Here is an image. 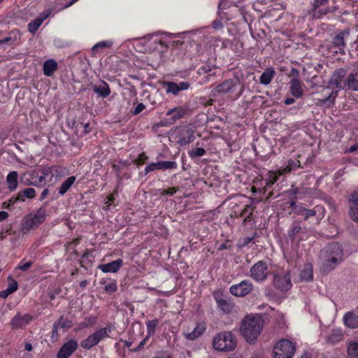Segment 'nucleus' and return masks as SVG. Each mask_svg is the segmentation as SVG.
Listing matches in <instances>:
<instances>
[{"label":"nucleus","instance_id":"a18cd8bd","mask_svg":"<svg viewBox=\"0 0 358 358\" xmlns=\"http://www.w3.org/2000/svg\"><path fill=\"white\" fill-rule=\"evenodd\" d=\"M206 153V151L203 148H197L195 149H192L190 151H189V152H188L189 156L191 158L200 157L205 155Z\"/></svg>","mask_w":358,"mask_h":358},{"label":"nucleus","instance_id":"c9c22d12","mask_svg":"<svg viewBox=\"0 0 358 358\" xmlns=\"http://www.w3.org/2000/svg\"><path fill=\"white\" fill-rule=\"evenodd\" d=\"M36 196V190L34 188L28 187L20 191L17 194V199L20 201H24L25 198L33 199Z\"/></svg>","mask_w":358,"mask_h":358},{"label":"nucleus","instance_id":"9d476101","mask_svg":"<svg viewBox=\"0 0 358 358\" xmlns=\"http://www.w3.org/2000/svg\"><path fill=\"white\" fill-rule=\"evenodd\" d=\"M253 284L247 280L241 281L240 283L233 285L229 288L230 293L238 297H243L250 294L253 289Z\"/></svg>","mask_w":358,"mask_h":358},{"label":"nucleus","instance_id":"7ed1b4c3","mask_svg":"<svg viewBox=\"0 0 358 358\" xmlns=\"http://www.w3.org/2000/svg\"><path fill=\"white\" fill-rule=\"evenodd\" d=\"M212 345L217 351L230 352L236 348L237 340L231 331H220L214 336Z\"/></svg>","mask_w":358,"mask_h":358},{"label":"nucleus","instance_id":"37998d69","mask_svg":"<svg viewBox=\"0 0 358 358\" xmlns=\"http://www.w3.org/2000/svg\"><path fill=\"white\" fill-rule=\"evenodd\" d=\"M348 354L350 358H358V343L349 344L348 347Z\"/></svg>","mask_w":358,"mask_h":358},{"label":"nucleus","instance_id":"423d86ee","mask_svg":"<svg viewBox=\"0 0 358 358\" xmlns=\"http://www.w3.org/2000/svg\"><path fill=\"white\" fill-rule=\"evenodd\" d=\"M176 142L180 146H186L195 140V131L189 125H181L173 129Z\"/></svg>","mask_w":358,"mask_h":358},{"label":"nucleus","instance_id":"dca6fc26","mask_svg":"<svg viewBox=\"0 0 358 358\" xmlns=\"http://www.w3.org/2000/svg\"><path fill=\"white\" fill-rule=\"evenodd\" d=\"M32 317L28 314H17L10 321V325L13 329H22L31 322Z\"/></svg>","mask_w":358,"mask_h":358},{"label":"nucleus","instance_id":"f257e3e1","mask_svg":"<svg viewBox=\"0 0 358 358\" xmlns=\"http://www.w3.org/2000/svg\"><path fill=\"white\" fill-rule=\"evenodd\" d=\"M264 324L259 315H247L242 321L240 331L248 343L253 344L260 335Z\"/></svg>","mask_w":358,"mask_h":358},{"label":"nucleus","instance_id":"6ab92c4d","mask_svg":"<svg viewBox=\"0 0 358 358\" xmlns=\"http://www.w3.org/2000/svg\"><path fill=\"white\" fill-rule=\"evenodd\" d=\"M123 264L121 259H117L108 264H101L98 268L103 273H115Z\"/></svg>","mask_w":358,"mask_h":358},{"label":"nucleus","instance_id":"052dcab7","mask_svg":"<svg viewBox=\"0 0 358 358\" xmlns=\"http://www.w3.org/2000/svg\"><path fill=\"white\" fill-rule=\"evenodd\" d=\"M190 85L187 82H180L178 84V87L180 89V91L181 90H187L189 87Z\"/></svg>","mask_w":358,"mask_h":358},{"label":"nucleus","instance_id":"a19ab883","mask_svg":"<svg viewBox=\"0 0 358 358\" xmlns=\"http://www.w3.org/2000/svg\"><path fill=\"white\" fill-rule=\"evenodd\" d=\"M185 110L182 107H176L175 111L169 119V124L175 123L178 120L181 119L185 114Z\"/></svg>","mask_w":358,"mask_h":358},{"label":"nucleus","instance_id":"1a4fd4ad","mask_svg":"<svg viewBox=\"0 0 358 358\" xmlns=\"http://www.w3.org/2000/svg\"><path fill=\"white\" fill-rule=\"evenodd\" d=\"M268 266L266 262L259 261L255 264L250 268V275L257 282H263L268 277Z\"/></svg>","mask_w":358,"mask_h":358},{"label":"nucleus","instance_id":"39448f33","mask_svg":"<svg viewBox=\"0 0 358 358\" xmlns=\"http://www.w3.org/2000/svg\"><path fill=\"white\" fill-rule=\"evenodd\" d=\"M46 217V211L44 208H40L37 211L32 212L26 215L21 224V229L24 234L36 228L43 222Z\"/></svg>","mask_w":358,"mask_h":358},{"label":"nucleus","instance_id":"4c0bfd02","mask_svg":"<svg viewBox=\"0 0 358 358\" xmlns=\"http://www.w3.org/2000/svg\"><path fill=\"white\" fill-rule=\"evenodd\" d=\"M75 181V176L69 177L59 187V194L60 195H64L69 189V188L72 186Z\"/></svg>","mask_w":358,"mask_h":358},{"label":"nucleus","instance_id":"c85d7f7f","mask_svg":"<svg viewBox=\"0 0 358 358\" xmlns=\"http://www.w3.org/2000/svg\"><path fill=\"white\" fill-rule=\"evenodd\" d=\"M343 333L340 329H333L326 337V342L331 345L338 343L343 338Z\"/></svg>","mask_w":358,"mask_h":358},{"label":"nucleus","instance_id":"58836bf2","mask_svg":"<svg viewBox=\"0 0 358 358\" xmlns=\"http://www.w3.org/2000/svg\"><path fill=\"white\" fill-rule=\"evenodd\" d=\"M163 87L167 94H172L176 95L179 93L180 89L178 87V84L174 82H164Z\"/></svg>","mask_w":358,"mask_h":358},{"label":"nucleus","instance_id":"4468645a","mask_svg":"<svg viewBox=\"0 0 358 358\" xmlns=\"http://www.w3.org/2000/svg\"><path fill=\"white\" fill-rule=\"evenodd\" d=\"M215 299L218 308L224 314H230L235 310V304L230 299L222 298L218 295H215Z\"/></svg>","mask_w":358,"mask_h":358},{"label":"nucleus","instance_id":"72a5a7b5","mask_svg":"<svg viewBox=\"0 0 358 358\" xmlns=\"http://www.w3.org/2000/svg\"><path fill=\"white\" fill-rule=\"evenodd\" d=\"M299 277L302 280L309 281L313 278V268L310 264H306L301 271Z\"/></svg>","mask_w":358,"mask_h":358},{"label":"nucleus","instance_id":"6e6d98bb","mask_svg":"<svg viewBox=\"0 0 358 358\" xmlns=\"http://www.w3.org/2000/svg\"><path fill=\"white\" fill-rule=\"evenodd\" d=\"M178 191L177 187H171L167 189L163 190L161 193L162 195L173 196Z\"/></svg>","mask_w":358,"mask_h":358},{"label":"nucleus","instance_id":"de8ad7c7","mask_svg":"<svg viewBox=\"0 0 358 358\" xmlns=\"http://www.w3.org/2000/svg\"><path fill=\"white\" fill-rule=\"evenodd\" d=\"M55 323H57L58 327L61 328H71L72 327V321L64 317L63 316L60 317V318Z\"/></svg>","mask_w":358,"mask_h":358},{"label":"nucleus","instance_id":"4be33fe9","mask_svg":"<svg viewBox=\"0 0 358 358\" xmlns=\"http://www.w3.org/2000/svg\"><path fill=\"white\" fill-rule=\"evenodd\" d=\"M290 92L296 98H301L303 94L302 83L299 78H292L290 80Z\"/></svg>","mask_w":358,"mask_h":358},{"label":"nucleus","instance_id":"393cba45","mask_svg":"<svg viewBox=\"0 0 358 358\" xmlns=\"http://www.w3.org/2000/svg\"><path fill=\"white\" fill-rule=\"evenodd\" d=\"M46 171H49V173L52 174L55 183L65 174L66 169L60 166L55 165L48 166ZM47 173H48V172Z\"/></svg>","mask_w":358,"mask_h":358},{"label":"nucleus","instance_id":"f03ea898","mask_svg":"<svg viewBox=\"0 0 358 358\" xmlns=\"http://www.w3.org/2000/svg\"><path fill=\"white\" fill-rule=\"evenodd\" d=\"M346 76V71L343 68L336 69L330 78L329 84L334 87L333 91L327 97L318 99L317 106H323L328 103H333L338 95V92L347 87L344 78Z\"/></svg>","mask_w":358,"mask_h":358},{"label":"nucleus","instance_id":"774afa93","mask_svg":"<svg viewBox=\"0 0 358 358\" xmlns=\"http://www.w3.org/2000/svg\"><path fill=\"white\" fill-rule=\"evenodd\" d=\"M50 15V13H41L37 18L38 19H41V22L43 23V22L47 19L48 17V16Z\"/></svg>","mask_w":358,"mask_h":358},{"label":"nucleus","instance_id":"0eeeda50","mask_svg":"<svg viewBox=\"0 0 358 358\" xmlns=\"http://www.w3.org/2000/svg\"><path fill=\"white\" fill-rule=\"evenodd\" d=\"M296 352L295 345L289 340L282 339L273 347L274 358H292Z\"/></svg>","mask_w":358,"mask_h":358},{"label":"nucleus","instance_id":"69168bd1","mask_svg":"<svg viewBox=\"0 0 358 358\" xmlns=\"http://www.w3.org/2000/svg\"><path fill=\"white\" fill-rule=\"evenodd\" d=\"M12 294L11 292H8V288L5 290H3L0 292V298L6 299L8 295Z\"/></svg>","mask_w":358,"mask_h":358},{"label":"nucleus","instance_id":"864d4df0","mask_svg":"<svg viewBox=\"0 0 358 358\" xmlns=\"http://www.w3.org/2000/svg\"><path fill=\"white\" fill-rule=\"evenodd\" d=\"M211 71V66L210 65H203L202 66H200L198 70L197 73L199 75H203L206 74Z\"/></svg>","mask_w":358,"mask_h":358},{"label":"nucleus","instance_id":"c756f323","mask_svg":"<svg viewBox=\"0 0 358 358\" xmlns=\"http://www.w3.org/2000/svg\"><path fill=\"white\" fill-rule=\"evenodd\" d=\"M17 178H18V174H17V171H13L10 172L8 174V176L6 177V182L8 184V188L10 191H14L17 187V185H18Z\"/></svg>","mask_w":358,"mask_h":358},{"label":"nucleus","instance_id":"09e8293b","mask_svg":"<svg viewBox=\"0 0 358 358\" xmlns=\"http://www.w3.org/2000/svg\"><path fill=\"white\" fill-rule=\"evenodd\" d=\"M301 230V227L298 222H294L289 231V237L294 238Z\"/></svg>","mask_w":358,"mask_h":358},{"label":"nucleus","instance_id":"9b49d317","mask_svg":"<svg viewBox=\"0 0 358 358\" xmlns=\"http://www.w3.org/2000/svg\"><path fill=\"white\" fill-rule=\"evenodd\" d=\"M349 35L350 29H346L338 32L333 38L332 44L334 47L338 48V50L336 51L337 53L345 55V48L346 46L345 38H347Z\"/></svg>","mask_w":358,"mask_h":358},{"label":"nucleus","instance_id":"ea45409f","mask_svg":"<svg viewBox=\"0 0 358 358\" xmlns=\"http://www.w3.org/2000/svg\"><path fill=\"white\" fill-rule=\"evenodd\" d=\"M97 344L98 342L96 341V338L92 334L88 336L85 339H84L81 342L80 345L83 348L89 350L92 347L96 345Z\"/></svg>","mask_w":358,"mask_h":358},{"label":"nucleus","instance_id":"f704fd0d","mask_svg":"<svg viewBox=\"0 0 358 358\" xmlns=\"http://www.w3.org/2000/svg\"><path fill=\"white\" fill-rule=\"evenodd\" d=\"M294 213L297 215H303L305 220H308L309 217L316 215L315 210H308L301 206H295Z\"/></svg>","mask_w":358,"mask_h":358},{"label":"nucleus","instance_id":"0e129e2a","mask_svg":"<svg viewBox=\"0 0 358 358\" xmlns=\"http://www.w3.org/2000/svg\"><path fill=\"white\" fill-rule=\"evenodd\" d=\"M299 75V71L296 69L293 68L290 73V76L292 77V78H298Z\"/></svg>","mask_w":358,"mask_h":358},{"label":"nucleus","instance_id":"ddd939ff","mask_svg":"<svg viewBox=\"0 0 358 358\" xmlns=\"http://www.w3.org/2000/svg\"><path fill=\"white\" fill-rule=\"evenodd\" d=\"M176 168L177 164L174 161H158L148 165L145 168V173L148 174V173L156 170L175 169Z\"/></svg>","mask_w":358,"mask_h":358},{"label":"nucleus","instance_id":"f3484780","mask_svg":"<svg viewBox=\"0 0 358 358\" xmlns=\"http://www.w3.org/2000/svg\"><path fill=\"white\" fill-rule=\"evenodd\" d=\"M236 85L233 80H226L216 86L212 91L213 96H217L230 92Z\"/></svg>","mask_w":358,"mask_h":358},{"label":"nucleus","instance_id":"2eb2a0df","mask_svg":"<svg viewBox=\"0 0 358 358\" xmlns=\"http://www.w3.org/2000/svg\"><path fill=\"white\" fill-rule=\"evenodd\" d=\"M78 342L71 339L63 344L57 352V358H69L78 348Z\"/></svg>","mask_w":358,"mask_h":358},{"label":"nucleus","instance_id":"79ce46f5","mask_svg":"<svg viewBox=\"0 0 358 358\" xmlns=\"http://www.w3.org/2000/svg\"><path fill=\"white\" fill-rule=\"evenodd\" d=\"M159 321L158 319L155 318L152 320H148L146 322V327H147V333L148 336H152L155 333V328L159 324Z\"/></svg>","mask_w":358,"mask_h":358},{"label":"nucleus","instance_id":"7c9ffc66","mask_svg":"<svg viewBox=\"0 0 358 358\" xmlns=\"http://www.w3.org/2000/svg\"><path fill=\"white\" fill-rule=\"evenodd\" d=\"M275 70L273 68H268L260 76V83L263 85H268L275 76Z\"/></svg>","mask_w":358,"mask_h":358},{"label":"nucleus","instance_id":"4d7b16f0","mask_svg":"<svg viewBox=\"0 0 358 358\" xmlns=\"http://www.w3.org/2000/svg\"><path fill=\"white\" fill-rule=\"evenodd\" d=\"M7 288H8V292L13 293L18 288L17 282L16 280H13V282L10 284H9V285H8V287Z\"/></svg>","mask_w":358,"mask_h":358},{"label":"nucleus","instance_id":"49530a36","mask_svg":"<svg viewBox=\"0 0 358 358\" xmlns=\"http://www.w3.org/2000/svg\"><path fill=\"white\" fill-rule=\"evenodd\" d=\"M113 45L110 41H102L95 44L92 48V51H97L99 49L108 48Z\"/></svg>","mask_w":358,"mask_h":358},{"label":"nucleus","instance_id":"bf43d9fd","mask_svg":"<svg viewBox=\"0 0 358 358\" xmlns=\"http://www.w3.org/2000/svg\"><path fill=\"white\" fill-rule=\"evenodd\" d=\"M145 105L143 103H138L136 106V108H135V110L134 111V115L139 114L140 113H141L145 109Z\"/></svg>","mask_w":358,"mask_h":358},{"label":"nucleus","instance_id":"cd10ccee","mask_svg":"<svg viewBox=\"0 0 358 358\" xmlns=\"http://www.w3.org/2000/svg\"><path fill=\"white\" fill-rule=\"evenodd\" d=\"M112 329L113 327L111 325H108L106 327L95 331L93 333V336L99 343L103 339L109 337V334L111 332Z\"/></svg>","mask_w":358,"mask_h":358},{"label":"nucleus","instance_id":"c03bdc74","mask_svg":"<svg viewBox=\"0 0 358 358\" xmlns=\"http://www.w3.org/2000/svg\"><path fill=\"white\" fill-rule=\"evenodd\" d=\"M41 24V20L36 18L28 24V30L31 34H34Z\"/></svg>","mask_w":358,"mask_h":358},{"label":"nucleus","instance_id":"a211bd4d","mask_svg":"<svg viewBox=\"0 0 358 358\" xmlns=\"http://www.w3.org/2000/svg\"><path fill=\"white\" fill-rule=\"evenodd\" d=\"M27 174L29 176L31 185L39 187H42L45 185L46 181L43 175L41 173L40 169L30 171Z\"/></svg>","mask_w":358,"mask_h":358},{"label":"nucleus","instance_id":"e433bc0d","mask_svg":"<svg viewBox=\"0 0 358 358\" xmlns=\"http://www.w3.org/2000/svg\"><path fill=\"white\" fill-rule=\"evenodd\" d=\"M252 209L253 207L251 204H247L245 205L244 209L238 214V215H236V217H244L243 225L245 226L247 224V222L252 215Z\"/></svg>","mask_w":358,"mask_h":358},{"label":"nucleus","instance_id":"603ef678","mask_svg":"<svg viewBox=\"0 0 358 358\" xmlns=\"http://www.w3.org/2000/svg\"><path fill=\"white\" fill-rule=\"evenodd\" d=\"M47 169L48 166L43 167L41 169H40L41 173L43 175L46 182L48 181L50 182L54 183V180L52 178V174L50 173L49 172L48 173V171H46Z\"/></svg>","mask_w":358,"mask_h":358},{"label":"nucleus","instance_id":"5701e85b","mask_svg":"<svg viewBox=\"0 0 358 358\" xmlns=\"http://www.w3.org/2000/svg\"><path fill=\"white\" fill-rule=\"evenodd\" d=\"M92 90L103 98L108 96L110 94L109 85L105 81H101L99 85H93Z\"/></svg>","mask_w":358,"mask_h":358},{"label":"nucleus","instance_id":"473e14b6","mask_svg":"<svg viewBox=\"0 0 358 358\" xmlns=\"http://www.w3.org/2000/svg\"><path fill=\"white\" fill-rule=\"evenodd\" d=\"M100 284L104 285V290L108 293L115 292L117 289V283L115 280L101 279Z\"/></svg>","mask_w":358,"mask_h":358},{"label":"nucleus","instance_id":"bb28decb","mask_svg":"<svg viewBox=\"0 0 358 358\" xmlns=\"http://www.w3.org/2000/svg\"><path fill=\"white\" fill-rule=\"evenodd\" d=\"M58 64L54 59H48L43 64V73L46 76H52L57 69Z\"/></svg>","mask_w":358,"mask_h":358},{"label":"nucleus","instance_id":"b1692460","mask_svg":"<svg viewBox=\"0 0 358 358\" xmlns=\"http://www.w3.org/2000/svg\"><path fill=\"white\" fill-rule=\"evenodd\" d=\"M206 327L204 323H199L191 332L185 334V337L189 340L194 341L201 336L206 331Z\"/></svg>","mask_w":358,"mask_h":358},{"label":"nucleus","instance_id":"338daca9","mask_svg":"<svg viewBox=\"0 0 358 358\" xmlns=\"http://www.w3.org/2000/svg\"><path fill=\"white\" fill-rule=\"evenodd\" d=\"M8 217V213L5 211H0V222L5 220Z\"/></svg>","mask_w":358,"mask_h":358},{"label":"nucleus","instance_id":"a878e982","mask_svg":"<svg viewBox=\"0 0 358 358\" xmlns=\"http://www.w3.org/2000/svg\"><path fill=\"white\" fill-rule=\"evenodd\" d=\"M290 171L291 169L289 166H287L284 169H280L275 172H270L268 173V178L266 179V185L268 187L274 184L277 181L279 176L283 175L286 172H289Z\"/></svg>","mask_w":358,"mask_h":358},{"label":"nucleus","instance_id":"680f3d73","mask_svg":"<svg viewBox=\"0 0 358 358\" xmlns=\"http://www.w3.org/2000/svg\"><path fill=\"white\" fill-rule=\"evenodd\" d=\"M58 324L57 323H54L53 324V329H52V338H57L58 336V332H57V330H58Z\"/></svg>","mask_w":358,"mask_h":358},{"label":"nucleus","instance_id":"8fccbe9b","mask_svg":"<svg viewBox=\"0 0 358 358\" xmlns=\"http://www.w3.org/2000/svg\"><path fill=\"white\" fill-rule=\"evenodd\" d=\"M33 262H25L24 259H22L17 266V269H20L22 271H27L31 268Z\"/></svg>","mask_w":358,"mask_h":358},{"label":"nucleus","instance_id":"3c124183","mask_svg":"<svg viewBox=\"0 0 358 358\" xmlns=\"http://www.w3.org/2000/svg\"><path fill=\"white\" fill-rule=\"evenodd\" d=\"M350 209L358 208V192H353L349 199Z\"/></svg>","mask_w":358,"mask_h":358},{"label":"nucleus","instance_id":"6e6552de","mask_svg":"<svg viewBox=\"0 0 358 358\" xmlns=\"http://www.w3.org/2000/svg\"><path fill=\"white\" fill-rule=\"evenodd\" d=\"M329 3V0H313L312 3L313 17L319 19L329 13H334L336 8L330 7Z\"/></svg>","mask_w":358,"mask_h":358},{"label":"nucleus","instance_id":"aec40b11","mask_svg":"<svg viewBox=\"0 0 358 358\" xmlns=\"http://www.w3.org/2000/svg\"><path fill=\"white\" fill-rule=\"evenodd\" d=\"M345 84L348 89L358 91V69L352 70L348 75Z\"/></svg>","mask_w":358,"mask_h":358},{"label":"nucleus","instance_id":"13d9d810","mask_svg":"<svg viewBox=\"0 0 358 358\" xmlns=\"http://www.w3.org/2000/svg\"><path fill=\"white\" fill-rule=\"evenodd\" d=\"M150 336H148V335L146 336V337L140 342V343L138 344V347L134 348V349H132L131 350V351L133 352H137L138 350H140L141 348H143V346L145 345L146 341H148V339L150 338Z\"/></svg>","mask_w":358,"mask_h":358},{"label":"nucleus","instance_id":"f8f14e48","mask_svg":"<svg viewBox=\"0 0 358 358\" xmlns=\"http://www.w3.org/2000/svg\"><path fill=\"white\" fill-rule=\"evenodd\" d=\"M274 286L280 290H288L292 287L290 275L288 272L278 273L274 276Z\"/></svg>","mask_w":358,"mask_h":358},{"label":"nucleus","instance_id":"412c9836","mask_svg":"<svg viewBox=\"0 0 358 358\" xmlns=\"http://www.w3.org/2000/svg\"><path fill=\"white\" fill-rule=\"evenodd\" d=\"M344 324L350 329L358 328V315L354 311L346 313L343 318Z\"/></svg>","mask_w":358,"mask_h":358},{"label":"nucleus","instance_id":"5fc2aeb1","mask_svg":"<svg viewBox=\"0 0 358 358\" xmlns=\"http://www.w3.org/2000/svg\"><path fill=\"white\" fill-rule=\"evenodd\" d=\"M350 216L354 222L358 223V208L350 209Z\"/></svg>","mask_w":358,"mask_h":358},{"label":"nucleus","instance_id":"2f4dec72","mask_svg":"<svg viewBox=\"0 0 358 358\" xmlns=\"http://www.w3.org/2000/svg\"><path fill=\"white\" fill-rule=\"evenodd\" d=\"M96 317L94 316L86 317L82 322L78 324V327L75 329V331H78L85 328L93 327L96 323Z\"/></svg>","mask_w":358,"mask_h":358},{"label":"nucleus","instance_id":"20e7f679","mask_svg":"<svg viewBox=\"0 0 358 358\" xmlns=\"http://www.w3.org/2000/svg\"><path fill=\"white\" fill-rule=\"evenodd\" d=\"M327 271L333 270L342 260L343 250L338 243H332L321 252Z\"/></svg>","mask_w":358,"mask_h":358},{"label":"nucleus","instance_id":"e2e57ef3","mask_svg":"<svg viewBox=\"0 0 358 358\" xmlns=\"http://www.w3.org/2000/svg\"><path fill=\"white\" fill-rule=\"evenodd\" d=\"M114 199H115V198H114L113 194H111V195H110V196H108L107 197V201H106V203H106V208H108L111 205V203L114 201Z\"/></svg>","mask_w":358,"mask_h":358}]
</instances>
